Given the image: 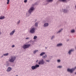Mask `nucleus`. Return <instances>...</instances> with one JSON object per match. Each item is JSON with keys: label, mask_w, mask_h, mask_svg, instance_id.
<instances>
[{"label": "nucleus", "mask_w": 76, "mask_h": 76, "mask_svg": "<svg viewBox=\"0 0 76 76\" xmlns=\"http://www.w3.org/2000/svg\"><path fill=\"white\" fill-rule=\"evenodd\" d=\"M16 58V57L14 56H11L9 58V61L11 63H13Z\"/></svg>", "instance_id": "nucleus-1"}, {"label": "nucleus", "mask_w": 76, "mask_h": 76, "mask_svg": "<svg viewBox=\"0 0 76 76\" xmlns=\"http://www.w3.org/2000/svg\"><path fill=\"white\" fill-rule=\"evenodd\" d=\"M36 29V28L35 27H32L30 30V33H31V34H34Z\"/></svg>", "instance_id": "nucleus-2"}, {"label": "nucleus", "mask_w": 76, "mask_h": 76, "mask_svg": "<svg viewBox=\"0 0 76 76\" xmlns=\"http://www.w3.org/2000/svg\"><path fill=\"white\" fill-rule=\"evenodd\" d=\"M35 10V8L34 7H32L31 8H30L29 10H28V12L29 14H31V13L32 12H33V11Z\"/></svg>", "instance_id": "nucleus-3"}, {"label": "nucleus", "mask_w": 76, "mask_h": 76, "mask_svg": "<svg viewBox=\"0 0 76 76\" xmlns=\"http://www.w3.org/2000/svg\"><path fill=\"white\" fill-rule=\"evenodd\" d=\"M39 67V65L38 64H36L35 66H32L31 67V69L32 70H35L37 69L38 67Z\"/></svg>", "instance_id": "nucleus-4"}, {"label": "nucleus", "mask_w": 76, "mask_h": 76, "mask_svg": "<svg viewBox=\"0 0 76 76\" xmlns=\"http://www.w3.org/2000/svg\"><path fill=\"white\" fill-rule=\"evenodd\" d=\"M31 46V44H28L27 45H24L23 46V48L24 49H26V48H29V47Z\"/></svg>", "instance_id": "nucleus-5"}, {"label": "nucleus", "mask_w": 76, "mask_h": 76, "mask_svg": "<svg viewBox=\"0 0 76 76\" xmlns=\"http://www.w3.org/2000/svg\"><path fill=\"white\" fill-rule=\"evenodd\" d=\"M45 63V62L44 61V59H42L39 61L38 62V64H39V65H43V64H44Z\"/></svg>", "instance_id": "nucleus-6"}, {"label": "nucleus", "mask_w": 76, "mask_h": 76, "mask_svg": "<svg viewBox=\"0 0 76 76\" xmlns=\"http://www.w3.org/2000/svg\"><path fill=\"white\" fill-rule=\"evenodd\" d=\"M53 0H46L44 2L45 5H46L48 4L47 3H46V2H48V3H50V2H53Z\"/></svg>", "instance_id": "nucleus-7"}, {"label": "nucleus", "mask_w": 76, "mask_h": 76, "mask_svg": "<svg viewBox=\"0 0 76 76\" xmlns=\"http://www.w3.org/2000/svg\"><path fill=\"white\" fill-rule=\"evenodd\" d=\"M12 70V68L11 67H9L7 68V72H10Z\"/></svg>", "instance_id": "nucleus-8"}, {"label": "nucleus", "mask_w": 76, "mask_h": 76, "mask_svg": "<svg viewBox=\"0 0 76 76\" xmlns=\"http://www.w3.org/2000/svg\"><path fill=\"white\" fill-rule=\"evenodd\" d=\"M75 68H72L71 69H68L67 71L68 72H70V73H72L73 72V71H74V70H75Z\"/></svg>", "instance_id": "nucleus-9"}, {"label": "nucleus", "mask_w": 76, "mask_h": 76, "mask_svg": "<svg viewBox=\"0 0 76 76\" xmlns=\"http://www.w3.org/2000/svg\"><path fill=\"white\" fill-rule=\"evenodd\" d=\"M49 25V24L47 23H44L43 25V27L45 28L46 27H47Z\"/></svg>", "instance_id": "nucleus-10"}, {"label": "nucleus", "mask_w": 76, "mask_h": 76, "mask_svg": "<svg viewBox=\"0 0 76 76\" xmlns=\"http://www.w3.org/2000/svg\"><path fill=\"white\" fill-rule=\"evenodd\" d=\"M15 32V30H14L11 31L10 34V35H13L14 34V33Z\"/></svg>", "instance_id": "nucleus-11"}, {"label": "nucleus", "mask_w": 76, "mask_h": 76, "mask_svg": "<svg viewBox=\"0 0 76 76\" xmlns=\"http://www.w3.org/2000/svg\"><path fill=\"white\" fill-rule=\"evenodd\" d=\"M5 66L6 67H9L10 66V64H9V63L7 62L6 64H5Z\"/></svg>", "instance_id": "nucleus-12"}, {"label": "nucleus", "mask_w": 76, "mask_h": 76, "mask_svg": "<svg viewBox=\"0 0 76 76\" xmlns=\"http://www.w3.org/2000/svg\"><path fill=\"white\" fill-rule=\"evenodd\" d=\"M45 54V52H42L40 54V56H42L43 55H44Z\"/></svg>", "instance_id": "nucleus-13"}, {"label": "nucleus", "mask_w": 76, "mask_h": 76, "mask_svg": "<svg viewBox=\"0 0 76 76\" xmlns=\"http://www.w3.org/2000/svg\"><path fill=\"white\" fill-rule=\"evenodd\" d=\"M38 52V50H36L33 51V53L35 54L36 53Z\"/></svg>", "instance_id": "nucleus-14"}, {"label": "nucleus", "mask_w": 76, "mask_h": 76, "mask_svg": "<svg viewBox=\"0 0 76 76\" xmlns=\"http://www.w3.org/2000/svg\"><path fill=\"white\" fill-rule=\"evenodd\" d=\"M38 23H39L38 22H37L36 23H35L34 25L36 27H38Z\"/></svg>", "instance_id": "nucleus-15"}, {"label": "nucleus", "mask_w": 76, "mask_h": 76, "mask_svg": "<svg viewBox=\"0 0 76 76\" xmlns=\"http://www.w3.org/2000/svg\"><path fill=\"white\" fill-rule=\"evenodd\" d=\"M4 16H0V19H4Z\"/></svg>", "instance_id": "nucleus-16"}, {"label": "nucleus", "mask_w": 76, "mask_h": 76, "mask_svg": "<svg viewBox=\"0 0 76 76\" xmlns=\"http://www.w3.org/2000/svg\"><path fill=\"white\" fill-rule=\"evenodd\" d=\"M9 55V53H6L4 54L3 56H7Z\"/></svg>", "instance_id": "nucleus-17"}, {"label": "nucleus", "mask_w": 76, "mask_h": 76, "mask_svg": "<svg viewBox=\"0 0 76 76\" xmlns=\"http://www.w3.org/2000/svg\"><path fill=\"white\" fill-rule=\"evenodd\" d=\"M47 57V55H45V56H42V58H46Z\"/></svg>", "instance_id": "nucleus-18"}, {"label": "nucleus", "mask_w": 76, "mask_h": 76, "mask_svg": "<svg viewBox=\"0 0 76 76\" xmlns=\"http://www.w3.org/2000/svg\"><path fill=\"white\" fill-rule=\"evenodd\" d=\"M74 50H69L68 52L69 54H70V53H71V52H72V51H73Z\"/></svg>", "instance_id": "nucleus-19"}, {"label": "nucleus", "mask_w": 76, "mask_h": 76, "mask_svg": "<svg viewBox=\"0 0 76 76\" xmlns=\"http://www.w3.org/2000/svg\"><path fill=\"white\" fill-rule=\"evenodd\" d=\"M20 20H19L17 22V25H19V23H20Z\"/></svg>", "instance_id": "nucleus-20"}, {"label": "nucleus", "mask_w": 76, "mask_h": 76, "mask_svg": "<svg viewBox=\"0 0 76 76\" xmlns=\"http://www.w3.org/2000/svg\"><path fill=\"white\" fill-rule=\"evenodd\" d=\"M53 56H49V59L50 60H51V59H52V58H53Z\"/></svg>", "instance_id": "nucleus-21"}, {"label": "nucleus", "mask_w": 76, "mask_h": 76, "mask_svg": "<svg viewBox=\"0 0 76 76\" xmlns=\"http://www.w3.org/2000/svg\"><path fill=\"white\" fill-rule=\"evenodd\" d=\"M62 44L61 43H59V44H58L57 45V46H61L62 45Z\"/></svg>", "instance_id": "nucleus-22"}, {"label": "nucleus", "mask_w": 76, "mask_h": 76, "mask_svg": "<svg viewBox=\"0 0 76 76\" xmlns=\"http://www.w3.org/2000/svg\"><path fill=\"white\" fill-rule=\"evenodd\" d=\"M37 36H35L34 37L33 39H37Z\"/></svg>", "instance_id": "nucleus-23"}, {"label": "nucleus", "mask_w": 76, "mask_h": 76, "mask_svg": "<svg viewBox=\"0 0 76 76\" xmlns=\"http://www.w3.org/2000/svg\"><path fill=\"white\" fill-rule=\"evenodd\" d=\"M55 37V36H53L51 37V40H53V39Z\"/></svg>", "instance_id": "nucleus-24"}, {"label": "nucleus", "mask_w": 76, "mask_h": 76, "mask_svg": "<svg viewBox=\"0 0 76 76\" xmlns=\"http://www.w3.org/2000/svg\"><path fill=\"white\" fill-rule=\"evenodd\" d=\"M10 1V0H7V4H9V2Z\"/></svg>", "instance_id": "nucleus-25"}, {"label": "nucleus", "mask_w": 76, "mask_h": 76, "mask_svg": "<svg viewBox=\"0 0 76 76\" xmlns=\"http://www.w3.org/2000/svg\"><path fill=\"white\" fill-rule=\"evenodd\" d=\"M71 32L72 33H74V32H75V30L73 29L71 31Z\"/></svg>", "instance_id": "nucleus-26"}, {"label": "nucleus", "mask_w": 76, "mask_h": 76, "mask_svg": "<svg viewBox=\"0 0 76 76\" xmlns=\"http://www.w3.org/2000/svg\"><path fill=\"white\" fill-rule=\"evenodd\" d=\"M46 62H48V63H49L50 61V60H46Z\"/></svg>", "instance_id": "nucleus-27"}, {"label": "nucleus", "mask_w": 76, "mask_h": 76, "mask_svg": "<svg viewBox=\"0 0 76 76\" xmlns=\"http://www.w3.org/2000/svg\"><path fill=\"white\" fill-rule=\"evenodd\" d=\"M60 1H62L63 2H65L66 1V0H60Z\"/></svg>", "instance_id": "nucleus-28"}, {"label": "nucleus", "mask_w": 76, "mask_h": 76, "mask_svg": "<svg viewBox=\"0 0 76 76\" xmlns=\"http://www.w3.org/2000/svg\"><path fill=\"white\" fill-rule=\"evenodd\" d=\"M62 30H63L62 29H61V30H59V32H58V33H59L60 32H61V31H62Z\"/></svg>", "instance_id": "nucleus-29"}, {"label": "nucleus", "mask_w": 76, "mask_h": 76, "mask_svg": "<svg viewBox=\"0 0 76 76\" xmlns=\"http://www.w3.org/2000/svg\"><path fill=\"white\" fill-rule=\"evenodd\" d=\"M58 68H61L62 67V66H59L58 67Z\"/></svg>", "instance_id": "nucleus-30"}, {"label": "nucleus", "mask_w": 76, "mask_h": 76, "mask_svg": "<svg viewBox=\"0 0 76 76\" xmlns=\"http://www.w3.org/2000/svg\"><path fill=\"white\" fill-rule=\"evenodd\" d=\"M24 3H26L27 2V0H25L24 1Z\"/></svg>", "instance_id": "nucleus-31"}, {"label": "nucleus", "mask_w": 76, "mask_h": 76, "mask_svg": "<svg viewBox=\"0 0 76 76\" xmlns=\"http://www.w3.org/2000/svg\"><path fill=\"white\" fill-rule=\"evenodd\" d=\"M29 38H30L29 37H26V39H29Z\"/></svg>", "instance_id": "nucleus-32"}, {"label": "nucleus", "mask_w": 76, "mask_h": 76, "mask_svg": "<svg viewBox=\"0 0 76 76\" xmlns=\"http://www.w3.org/2000/svg\"><path fill=\"white\" fill-rule=\"evenodd\" d=\"M57 61L58 62V63H60V60H58Z\"/></svg>", "instance_id": "nucleus-33"}, {"label": "nucleus", "mask_w": 76, "mask_h": 76, "mask_svg": "<svg viewBox=\"0 0 76 76\" xmlns=\"http://www.w3.org/2000/svg\"><path fill=\"white\" fill-rule=\"evenodd\" d=\"M12 48H13V47H15V45H12Z\"/></svg>", "instance_id": "nucleus-34"}, {"label": "nucleus", "mask_w": 76, "mask_h": 76, "mask_svg": "<svg viewBox=\"0 0 76 76\" xmlns=\"http://www.w3.org/2000/svg\"><path fill=\"white\" fill-rule=\"evenodd\" d=\"M38 60H37V61H36V63H37V62H38Z\"/></svg>", "instance_id": "nucleus-35"}, {"label": "nucleus", "mask_w": 76, "mask_h": 76, "mask_svg": "<svg viewBox=\"0 0 76 76\" xmlns=\"http://www.w3.org/2000/svg\"><path fill=\"white\" fill-rule=\"evenodd\" d=\"M1 34V32L0 31V35Z\"/></svg>", "instance_id": "nucleus-36"}, {"label": "nucleus", "mask_w": 76, "mask_h": 76, "mask_svg": "<svg viewBox=\"0 0 76 76\" xmlns=\"http://www.w3.org/2000/svg\"><path fill=\"white\" fill-rule=\"evenodd\" d=\"M2 57H3V56H1V58H2Z\"/></svg>", "instance_id": "nucleus-37"}, {"label": "nucleus", "mask_w": 76, "mask_h": 76, "mask_svg": "<svg viewBox=\"0 0 76 76\" xmlns=\"http://www.w3.org/2000/svg\"><path fill=\"white\" fill-rule=\"evenodd\" d=\"M37 2H36V3H35V4H37Z\"/></svg>", "instance_id": "nucleus-38"}, {"label": "nucleus", "mask_w": 76, "mask_h": 76, "mask_svg": "<svg viewBox=\"0 0 76 76\" xmlns=\"http://www.w3.org/2000/svg\"><path fill=\"white\" fill-rule=\"evenodd\" d=\"M26 16H28V14L27 13L26 14Z\"/></svg>", "instance_id": "nucleus-39"}, {"label": "nucleus", "mask_w": 76, "mask_h": 76, "mask_svg": "<svg viewBox=\"0 0 76 76\" xmlns=\"http://www.w3.org/2000/svg\"><path fill=\"white\" fill-rule=\"evenodd\" d=\"M47 47H45V49H47Z\"/></svg>", "instance_id": "nucleus-40"}, {"label": "nucleus", "mask_w": 76, "mask_h": 76, "mask_svg": "<svg viewBox=\"0 0 76 76\" xmlns=\"http://www.w3.org/2000/svg\"><path fill=\"white\" fill-rule=\"evenodd\" d=\"M65 11H66V10H64V12H65Z\"/></svg>", "instance_id": "nucleus-41"}, {"label": "nucleus", "mask_w": 76, "mask_h": 76, "mask_svg": "<svg viewBox=\"0 0 76 76\" xmlns=\"http://www.w3.org/2000/svg\"><path fill=\"white\" fill-rule=\"evenodd\" d=\"M18 76V75H16V76Z\"/></svg>", "instance_id": "nucleus-42"}, {"label": "nucleus", "mask_w": 76, "mask_h": 76, "mask_svg": "<svg viewBox=\"0 0 76 76\" xmlns=\"http://www.w3.org/2000/svg\"><path fill=\"white\" fill-rule=\"evenodd\" d=\"M75 69H76V67H75Z\"/></svg>", "instance_id": "nucleus-43"}, {"label": "nucleus", "mask_w": 76, "mask_h": 76, "mask_svg": "<svg viewBox=\"0 0 76 76\" xmlns=\"http://www.w3.org/2000/svg\"><path fill=\"white\" fill-rule=\"evenodd\" d=\"M75 74L76 75V72L75 73Z\"/></svg>", "instance_id": "nucleus-44"}, {"label": "nucleus", "mask_w": 76, "mask_h": 76, "mask_svg": "<svg viewBox=\"0 0 76 76\" xmlns=\"http://www.w3.org/2000/svg\"><path fill=\"white\" fill-rule=\"evenodd\" d=\"M75 49H76V47L75 48Z\"/></svg>", "instance_id": "nucleus-45"}, {"label": "nucleus", "mask_w": 76, "mask_h": 76, "mask_svg": "<svg viewBox=\"0 0 76 76\" xmlns=\"http://www.w3.org/2000/svg\"><path fill=\"white\" fill-rule=\"evenodd\" d=\"M68 40H67V41ZM68 41H69V40H68Z\"/></svg>", "instance_id": "nucleus-46"}]
</instances>
